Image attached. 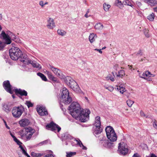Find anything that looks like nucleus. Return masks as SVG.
<instances>
[{
	"instance_id": "1",
	"label": "nucleus",
	"mask_w": 157,
	"mask_h": 157,
	"mask_svg": "<svg viewBox=\"0 0 157 157\" xmlns=\"http://www.w3.org/2000/svg\"><path fill=\"white\" fill-rule=\"evenodd\" d=\"M70 114L76 120H79L81 122H84L89 119L90 111L88 109L83 110L79 104L77 102H73L69 107Z\"/></svg>"
},
{
	"instance_id": "2",
	"label": "nucleus",
	"mask_w": 157,
	"mask_h": 157,
	"mask_svg": "<svg viewBox=\"0 0 157 157\" xmlns=\"http://www.w3.org/2000/svg\"><path fill=\"white\" fill-rule=\"evenodd\" d=\"M9 54L11 58L13 60H17L18 59L20 60L25 63L26 62V56L24 55L23 58H21L23 55L21 50L17 47L13 46L9 50Z\"/></svg>"
},
{
	"instance_id": "3",
	"label": "nucleus",
	"mask_w": 157,
	"mask_h": 157,
	"mask_svg": "<svg viewBox=\"0 0 157 157\" xmlns=\"http://www.w3.org/2000/svg\"><path fill=\"white\" fill-rule=\"evenodd\" d=\"M65 81L70 88L76 92H80V88L76 82L71 77L67 76L65 78Z\"/></svg>"
},
{
	"instance_id": "4",
	"label": "nucleus",
	"mask_w": 157,
	"mask_h": 157,
	"mask_svg": "<svg viewBox=\"0 0 157 157\" xmlns=\"http://www.w3.org/2000/svg\"><path fill=\"white\" fill-rule=\"evenodd\" d=\"M61 98L63 102L66 105L69 104L72 101L71 95L70 94L68 90L65 87L62 89Z\"/></svg>"
},
{
	"instance_id": "5",
	"label": "nucleus",
	"mask_w": 157,
	"mask_h": 157,
	"mask_svg": "<svg viewBox=\"0 0 157 157\" xmlns=\"http://www.w3.org/2000/svg\"><path fill=\"white\" fill-rule=\"evenodd\" d=\"M117 140V135L112 126L109 125V147H113L114 142Z\"/></svg>"
},
{
	"instance_id": "6",
	"label": "nucleus",
	"mask_w": 157,
	"mask_h": 157,
	"mask_svg": "<svg viewBox=\"0 0 157 157\" xmlns=\"http://www.w3.org/2000/svg\"><path fill=\"white\" fill-rule=\"evenodd\" d=\"M35 131V129L29 127L25 130H22L20 135L22 139L28 140L30 139Z\"/></svg>"
},
{
	"instance_id": "7",
	"label": "nucleus",
	"mask_w": 157,
	"mask_h": 157,
	"mask_svg": "<svg viewBox=\"0 0 157 157\" xmlns=\"http://www.w3.org/2000/svg\"><path fill=\"white\" fill-rule=\"evenodd\" d=\"M94 134L96 136L97 135L101 133L102 128L101 126L100 117L97 116L95 118V121L93 127Z\"/></svg>"
},
{
	"instance_id": "8",
	"label": "nucleus",
	"mask_w": 157,
	"mask_h": 157,
	"mask_svg": "<svg viewBox=\"0 0 157 157\" xmlns=\"http://www.w3.org/2000/svg\"><path fill=\"white\" fill-rule=\"evenodd\" d=\"M24 111V108L22 105L14 107L12 110V115L15 118H19L20 117Z\"/></svg>"
},
{
	"instance_id": "9",
	"label": "nucleus",
	"mask_w": 157,
	"mask_h": 157,
	"mask_svg": "<svg viewBox=\"0 0 157 157\" xmlns=\"http://www.w3.org/2000/svg\"><path fill=\"white\" fill-rule=\"evenodd\" d=\"M118 151L119 154L123 155H127L128 152V146L126 143L121 142L119 144Z\"/></svg>"
},
{
	"instance_id": "10",
	"label": "nucleus",
	"mask_w": 157,
	"mask_h": 157,
	"mask_svg": "<svg viewBox=\"0 0 157 157\" xmlns=\"http://www.w3.org/2000/svg\"><path fill=\"white\" fill-rule=\"evenodd\" d=\"M63 139L66 140V141L70 142L71 140H73L75 142H76V144H79V145L81 147H82V149L84 150H86L87 148L84 146L81 141L79 139L78 140H76L72 136L69 134H66L63 137Z\"/></svg>"
},
{
	"instance_id": "11",
	"label": "nucleus",
	"mask_w": 157,
	"mask_h": 157,
	"mask_svg": "<svg viewBox=\"0 0 157 157\" xmlns=\"http://www.w3.org/2000/svg\"><path fill=\"white\" fill-rule=\"evenodd\" d=\"M13 33L10 31H8L7 32L6 34L3 31L0 34V37H2V38L5 40L6 43L7 44H9L11 43V40H10V36L12 35Z\"/></svg>"
},
{
	"instance_id": "12",
	"label": "nucleus",
	"mask_w": 157,
	"mask_h": 157,
	"mask_svg": "<svg viewBox=\"0 0 157 157\" xmlns=\"http://www.w3.org/2000/svg\"><path fill=\"white\" fill-rule=\"evenodd\" d=\"M46 128L48 130H51L52 131L55 132L56 129L58 132H59L61 130V128L58 125L54 123L53 122L46 125Z\"/></svg>"
},
{
	"instance_id": "13",
	"label": "nucleus",
	"mask_w": 157,
	"mask_h": 157,
	"mask_svg": "<svg viewBox=\"0 0 157 157\" xmlns=\"http://www.w3.org/2000/svg\"><path fill=\"white\" fill-rule=\"evenodd\" d=\"M36 110L40 116H44L48 114V113L45 108L42 106H38L36 108Z\"/></svg>"
},
{
	"instance_id": "14",
	"label": "nucleus",
	"mask_w": 157,
	"mask_h": 157,
	"mask_svg": "<svg viewBox=\"0 0 157 157\" xmlns=\"http://www.w3.org/2000/svg\"><path fill=\"white\" fill-rule=\"evenodd\" d=\"M3 85L6 90L11 94H13V91L11 90L12 86L10 85L9 81L7 80L4 81L3 83Z\"/></svg>"
},
{
	"instance_id": "15",
	"label": "nucleus",
	"mask_w": 157,
	"mask_h": 157,
	"mask_svg": "<svg viewBox=\"0 0 157 157\" xmlns=\"http://www.w3.org/2000/svg\"><path fill=\"white\" fill-rule=\"evenodd\" d=\"M49 67L57 76H58L59 78H63V76L62 75V74L61 73V71L60 70L57 68H56L53 66L50 65H49Z\"/></svg>"
},
{
	"instance_id": "16",
	"label": "nucleus",
	"mask_w": 157,
	"mask_h": 157,
	"mask_svg": "<svg viewBox=\"0 0 157 157\" xmlns=\"http://www.w3.org/2000/svg\"><path fill=\"white\" fill-rule=\"evenodd\" d=\"M27 61V60H26ZM25 64L27 63V64L28 65L29 64H32L33 67L36 68L38 69H40L41 68V67L40 65L39 64L37 63L35 61H33L31 60H29L26 61V62H25Z\"/></svg>"
},
{
	"instance_id": "17",
	"label": "nucleus",
	"mask_w": 157,
	"mask_h": 157,
	"mask_svg": "<svg viewBox=\"0 0 157 157\" xmlns=\"http://www.w3.org/2000/svg\"><path fill=\"white\" fill-rule=\"evenodd\" d=\"M47 27L49 29H52L55 27L54 21L52 18H49L48 20V24Z\"/></svg>"
},
{
	"instance_id": "18",
	"label": "nucleus",
	"mask_w": 157,
	"mask_h": 157,
	"mask_svg": "<svg viewBox=\"0 0 157 157\" xmlns=\"http://www.w3.org/2000/svg\"><path fill=\"white\" fill-rule=\"evenodd\" d=\"M30 123L29 120L26 118H24L20 120L19 124L21 127H24L28 125Z\"/></svg>"
},
{
	"instance_id": "19",
	"label": "nucleus",
	"mask_w": 157,
	"mask_h": 157,
	"mask_svg": "<svg viewBox=\"0 0 157 157\" xmlns=\"http://www.w3.org/2000/svg\"><path fill=\"white\" fill-rule=\"evenodd\" d=\"M15 91L16 94H19L21 96H26L27 95V92L24 90H21L20 89H16L15 90Z\"/></svg>"
},
{
	"instance_id": "20",
	"label": "nucleus",
	"mask_w": 157,
	"mask_h": 157,
	"mask_svg": "<svg viewBox=\"0 0 157 157\" xmlns=\"http://www.w3.org/2000/svg\"><path fill=\"white\" fill-rule=\"evenodd\" d=\"M111 71H112V73L114 76H115L117 73L116 71H118L119 69V67L118 65H115L113 68H111Z\"/></svg>"
},
{
	"instance_id": "21",
	"label": "nucleus",
	"mask_w": 157,
	"mask_h": 157,
	"mask_svg": "<svg viewBox=\"0 0 157 157\" xmlns=\"http://www.w3.org/2000/svg\"><path fill=\"white\" fill-rule=\"evenodd\" d=\"M2 109L6 113H8L10 111V107L7 104L4 103L2 105Z\"/></svg>"
},
{
	"instance_id": "22",
	"label": "nucleus",
	"mask_w": 157,
	"mask_h": 157,
	"mask_svg": "<svg viewBox=\"0 0 157 157\" xmlns=\"http://www.w3.org/2000/svg\"><path fill=\"white\" fill-rule=\"evenodd\" d=\"M46 73L48 77L50 79L54 81H56V78L54 77L51 72L48 71H46Z\"/></svg>"
},
{
	"instance_id": "23",
	"label": "nucleus",
	"mask_w": 157,
	"mask_h": 157,
	"mask_svg": "<svg viewBox=\"0 0 157 157\" xmlns=\"http://www.w3.org/2000/svg\"><path fill=\"white\" fill-rule=\"evenodd\" d=\"M19 148H20L21 151L24 155L27 157H30V156L27 153L25 148H24L22 145H20Z\"/></svg>"
},
{
	"instance_id": "24",
	"label": "nucleus",
	"mask_w": 157,
	"mask_h": 157,
	"mask_svg": "<svg viewBox=\"0 0 157 157\" xmlns=\"http://www.w3.org/2000/svg\"><path fill=\"white\" fill-rule=\"evenodd\" d=\"M145 2L151 6H154L157 4V0H144Z\"/></svg>"
},
{
	"instance_id": "25",
	"label": "nucleus",
	"mask_w": 157,
	"mask_h": 157,
	"mask_svg": "<svg viewBox=\"0 0 157 157\" xmlns=\"http://www.w3.org/2000/svg\"><path fill=\"white\" fill-rule=\"evenodd\" d=\"M115 5L121 9H123L124 7V6L122 4V2L121 1H119V0H116L115 2Z\"/></svg>"
},
{
	"instance_id": "26",
	"label": "nucleus",
	"mask_w": 157,
	"mask_h": 157,
	"mask_svg": "<svg viewBox=\"0 0 157 157\" xmlns=\"http://www.w3.org/2000/svg\"><path fill=\"white\" fill-rule=\"evenodd\" d=\"M97 36L94 33H92L90 34L89 36V40L91 43H93L95 40Z\"/></svg>"
},
{
	"instance_id": "27",
	"label": "nucleus",
	"mask_w": 157,
	"mask_h": 157,
	"mask_svg": "<svg viewBox=\"0 0 157 157\" xmlns=\"http://www.w3.org/2000/svg\"><path fill=\"white\" fill-rule=\"evenodd\" d=\"M115 89H117L118 91L121 94H123L125 91V88L121 86H117V88H115Z\"/></svg>"
},
{
	"instance_id": "28",
	"label": "nucleus",
	"mask_w": 157,
	"mask_h": 157,
	"mask_svg": "<svg viewBox=\"0 0 157 157\" xmlns=\"http://www.w3.org/2000/svg\"><path fill=\"white\" fill-rule=\"evenodd\" d=\"M118 74H117L115 76L122 78V77L125 75L124 71L123 70L119 71H118Z\"/></svg>"
},
{
	"instance_id": "29",
	"label": "nucleus",
	"mask_w": 157,
	"mask_h": 157,
	"mask_svg": "<svg viewBox=\"0 0 157 157\" xmlns=\"http://www.w3.org/2000/svg\"><path fill=\"white\" fill-rule=\"evenodd\" d=\"M37 75L40 76L42 80L44 81H47V78L46 76L42 73L40 72H38L37 74Z\"/></svg>"
},
{
	"instance_id": "30",
	"label": "nucleus",
	"mask_w": 157,
	"mask_h": 157,
	"mask_svg": "<svg viewBox=\"0 0 157 157\" xmlns=\"http://www.w3.org/2000/svg\"><path fill=\"white\" fill-rule=\"evenodd\" d=\"M94 27L96 29L101 30L103 28V26L101 23H98L95 25Z\"/></svg>"
},
{
	"instance_id": "31",
	"label": "nucleus",
	"mask_w": 157,
	"mask_h": 157,
	"mask_svg": "<svg viewBox=\"0 0 157 157\" xmlns=\"http://www.w3.org/2000/svg\"><path fill=\"white\" fill-rule=\"evenodd\" d=\"M43 155V154L40 153H36L34 152H31V155L33 157H40Z\"/></svg>"
},
{
	"instance_id": "32",
	"label": "nucleus",
	"mask_w": 157,
	"mask_h": 157,
	"mask_svg": "<svg viewBox=\"0 0 157 157\" xmlns=\"http://www.w3.org/2000/svg\"><path fill=\"white\" fill-rule=\"evenodd\" d=\"M122 4H123V5H124L129 6H131L132 7V6H133V5H132V4L131 2L129 0L124 1L122 2Z\"/></svg>"
},
{
	"instance_id": "33",
	"label": "nucleus",
	"mask_w": 157,
	"mask_h": 157,
	"mask_svg": "<svg viewBox=\"0 0 157 157\" xmlns=\"http://www.w3.org/2000/svg\"><path fill=\"white\" fill-rule=\"evenodd\" d=\"M57 32L59 35L62 36L65 35L66 33V32L65 31L61 29H58Z\"/></svg>"
},
{
	"instance_id": "34",
	"label": "nucleus",
	"mask_w": 157,
	"mask_h": 157,
	"mask_svg": "<svg viewBox=\"0 0 157 157\" xmlns=\"http://www.w3.org/2000/svg\"><path fill=\"white\" fill-rule=\"evenodd\" d=\"M155 17V14L153 13L150 14L147 17V18L151 21H153Z\"/></svg>"
},
{
	"instance_id": "35",
	"label": "nucleus",
	"mask_w": 157,
	"mask_h": 157,
	"mask_svg": "<svg viewBox=\"0 0 157 157\" xmlns=\"http://www.w3.org/2000/svg\"><path fill=\"white\" fill-rule=\"evenodd\" d=\"M102 140L103 141L102 143L104 146L107 148L108 147V140H105L103 138Z\"/></svg>"
},
{
	"instance_id": "36",
	"label": "nucleus",
	"mask_w": 157,
	"mask_h": 157,
	"mask_svg": "<svg viewBox=\"0 0 157 157\" xmlns=\"http://www.w3.org/2000/svg\"><path fill=\"white\" fill-rule=\"evenodd\" d=\"M6 42H5L0 41V50H2L6 46Z\"/></svg>"
},
{
	"instance_id": "37",
	"label": "nucleus",
	"mask_w": 157,
	"mask_h": 157,
	"mask_svg": "<svg viewBox=\"0 0 157 157\" xmlns=\"http://www.w3.org/2000/svg\"><path fill=\"white\" fill-rule=\"evenodd\" d=\"M75 152H67V157H71V156L76 155Z\"/></svg>"
},
{
	"instance_id": "38",
	"label": "nucleus",
	"mask_w": 157,
	"mask_h": 157,
	"mask_svg": "<svg viewBox=\"0 0 157 157\" xmlns=\"http://www.w3.org/2000/svg\"><path fill=\"white\" fill-rule=\"evenodd\" d=\"M134 103V102L133 101H132L130 100H127V104L128 105V106L129 107H131L132 105Z\"/></svg>"
},
{
	"instance_id": "39",
	"label": "nucleus",
	"mask_w": 157,
	"mask_h": 157,
	"mask_svg": "<svg viewBox=\"0 0 157 157\" xmlns=\"http://www.w3.org/2000/svg\"><path fill=\"white\" fill-rule=\"evenodd\" d=\"M26 104L29 108L30 107H32L33 106V104L29 101H26Z\"/></svg>"
},
{
	"instance_id": "40",
	"label": "nucleus",
	"mask_w": 157,
	"mask_h": 157,
	"mask_svg": "<svg viewBox=\"0 0 157 157\" xmlns=\"http://www.w3.org/2000/svg\"><path fill=\"white\" fill-rule=\"evenodd\" d=\"M144 33L145 36L147 37H149V36H150V35H149V34L148 33V30L146 29H145L144 30Z\"/></svg>"
},
{
	"instance_id": "41",
	"label": "nucleus",
	"mask_w": 157,
	"mask_h": 157,
	"mask_svg": "<svg viewBox=\"0 0 157 157\" xmlns=\"http://www.w3.org/2000/svg\"><path fill=\"white\" fill-rule=\"evenodd\" d=\"M103 8L104 10L106 12L108 11V4L104 3L103 4Z\"/></svg>"
},
{
	"instance_id": "42",
	"label": "nucleus",
	"mask_w": 157,
	"mask_h": 157,
	"mask_svg": "<svg viewBox=\"0 0 157 157\" xmlns=\"http://www.w3.org/2000/svg\"><path fill=\"white\" fill-rule=\"evenodd\" d=\"M48 141L47 140H44V141L42 142H41L38 145L39 146H41V145H44V144H47V143H48Z\"/></svg>"
},
{
	"instance_id": "43",
	"label": "nucleus",
	"mask_w": 157,
	"mask_h": 157,
	"mask_svg": "<svg viewBox=\"0 0 157 157\" xmlns=\"http://www.w3.org/2000/svg\"><path fill=\"white\" fill-rule=\"evenodd\" d=\"M10 40L12 39L13 40L15 41L17 39L16 36L13 33L12 35H11L10 36Z\"/></svg>"
},
{
	"instance_id": "44",
	"label": "nucleus",
	"mask_w": 157,
	"mask_h": 157,
	"mask_svg": "<svg viewBox=\"0 0 157 157\" xmlns=\"http://www.w3.org/2000/svg\"><path fill=\"white\" fill-rule=\"evenodd\" d=\"M89 12H90V9H88L87 10L86 13L84 15V16L85 17H86V18H88V17L90 16V15H88V13H89Z\"/></svg>"
},
{
	"instance_id": "45",
	"label": "nucleus",
	"mask_w": 157,
	"mask_h": 157,
	"mask_svg": "<svg viewBox=\"0 0 157 157\" xmlns=\"http://www.w3.org/2000/svg\"><path fill=\"white\" fill-rule=\"evenodd\" d=\"M153 127L156 129H157V121L155 120L153 122Z\"/></svg>"
},
{
	"instance_id": "46",
	"label": "nucleus",
	"mask_w": 157,
	"mask_h": 157,
	"mask_svg": "<svg viewBox=\"0 0 157 157\" xmlns=\"http://www.w3.org/2000/svg\"><path fill=\"white\" fill-rule=\"evenodd\" d=\"M115 76H114L113 75V76H109V79H110L111 81L112 82H113L115 80V79L114 78V77H115Z\"/></svg>"
},
{
	"instance_id": "47",
	"label": "nucleus",
	"mask_w": 157,
	"mask_h": 157,
	"mask_svg": "<svg viewBox=\"0 0 157 157\" xmlns=\"http://www.w3.org/2000/svg\"><path fill=\"white\" fill-rule=\"evenodd\" d=\"M16 142L17 144L19 145V147L20 146V145H22L21 144H22V143L18 139H17V140H16V141H15Z\"/></svg>"
},
{
	"instance_id": "48",
	"label": "nucleus",
	"mask_w": 157,
	"mask_h": 157,
	"mask_svg": "<svg viewBox=\"0 0 157 157\" xmlns=\"http://www.w3.org/2000/svg\"><path fill=\"white\" fill-rule=\"evenodd\" d=\"M146 157H157V156L153 153H150L149 155H147Z\"/></svg>"
},
{
	"instance_id": "49",
	"label": "nucleus",
	"mask_w": 157,
	"mask_h": 157,
	"mask_svg": "<svg viewBox=\"0 0 157 157\" xmlns=\"http://www.w3.org/2000/svg\"><path fill=\"white\" fill-rule=\"evenodd\" d=\"M39 5L41 6V7L43 8L44 7V2L42 1H41L39 2Z\"/></svg>"
},
{
	"instance_id": "50",
	"label": "nucleus",
	"mask_w": 157,
	"mask_h": 157,
	"mask_svg": "<svg viewBox=\"0 0 157 157\" xmlns=\"http://www.w3.org/2000/svg\"><path fill=\"white\" fill-rule=\"evenodd\" d=\"M143 55V53L142 52V51L140 50H139L138 52L136 53V55L138 56V55H140V56H142Z\"/></svg>"
},
{
	"instance_id": "51",
	"label": "nucleus",
	"mask_w": 157,
	"mask_h": 157,
	"mask_svg": "<svg viewBox=\"0 0 157 157\" xmlns=\"http://www.w3.org/2000/svg\"><path fill=\"white\" fill-rule=\"evenodd\" d=\"M114 89V88L112 86H109V90L110 91H113Z\"/></svg>"
},
{
	"instance_id": "52",
	"label": "nucleus",
	"mask_w": 157,
	"mask_h": 157,
	"mask_svg": "<svg viewBox=\"0 0 157 157\" xmlns=\"http://www.w3.org/2000/svg\"><path fill=\"white\" fill-rule=\"evenodd\" d=\"M145 74V76H146V77L149 76L151 74L150 72L148 71H146Z\"/></svg>"
},
{
	"instance_id": "53",
	"label": "nucleus",
	"mask_w": 157,
	"mask_h": 157,
	"mask_svg": "<svg viewBox=\"0 0 157 157\" xmlns=\"http://www.w3.org/2000/svg\"><path fill=\"white\" fill-rule=\"evenodd\" d=\"M44 157H54V156L52 154H48L45 155Z\"/></svg>"
},
{
	"instance_id": "54",
	"label": "nucleus",
	"mask_w": 157,
	"mask_h": 157,
	"mask_svg": "<svg viewBox=\"0 0 157 157\" xmlns=\"http://www.w3.org/2000/svg\"><path fill=\"white\" fill-rule=\"evenodd\" d=\"M132 157H140V156L138 153H136L134 154Z\"/></svg>"
},
{
	"instance_id": "55",
	"label": "nucleus",
	"mask_w": 157,
	"mask_h": 157,
	"mask_svg": "<svg viewBox=\"0 0 157 157\" xmlns=\"http://www.w3.org/2000/svg\"><path fill=\"white\" fill-rule=\"evenodd\" d=\"M140 115L142 116L145 117H147V116H146V115L144 114V113L142 111H141L140 112Z\"/></svg>"
},
{
	"instance_id": "56",
	"label": "nucleus",
	"mask_w": 157,
	"mask_h": 157,
	"mask_svg": "<svg viewBox=\"0 0 157 157\" xmlns=\"http://www.w3.org/2000/svg\"><path fill=\"white\" fill-rule=\"evenodd\" d=\"M94 50L99 52L101 54L102 52V51H101V49H98L97 48H95Z\"/></svg>"
},
{
	"instance_id": "57",
	"label": "nucleus",
	"mask_w": 157,
	"mask_h": 157,
	"mask_svg": "<svg viewBox=\"0 0 157 157\" xmlns=\"http://www.w3.org/2000/svg\"><path fill=\"white\" fill-rule=\"evenodd\" d=\"M71 143V144L73 146H74L75 144H76V142H75L74 141H73V140H72L70 142ZM77 145H78L77 144Z\"/></svg>"
},
{
	"instance_id": "58",
	"label": "nucleus",
	"mask_w": 157,
	"mask_h": 157,
	"mask_svg": "<svg viewBox=\"0 0 157 157\" xmlns=\"http://www.w3.org/2000/svg\"><path fill=\"white\" fill-rule=\"evenodd\" d=\"M108 128V126H107V127H106L105 128V131L106 133V136L107 138H108V130H107Z\"/></svg>"
},
{
	"instance_id": "59",
	"label": "nucleus",
	"mask_w": 157,
	"mask_h": 157,
	"mask_svg": "<svg viewBox=\"0 0 157 157\" xmlns=\"http://www.w3.org/2000/svg\"><path fill=\"white\" fill-rule=\"evenodd\" d=\"M4 121V124H5L6 126V127L8 129H10V128L9 127H8L6 124V122L5 121V120H3Z\"/></svg>"
},
{
	"instance_id": "60",
	"label": "nucleus",
	"mask_w": 157,
	"mask_h": 157,
	"mask_svg": "<svg viewBox=\"0 0 157 157\" xmlns=\"http://www.w3.org/2000/svg\"><path fill=\"white\" fill-rule=\"evenodd\" d=\"M136 3L137 5L139 7H140L141 6V3L139 2H137Z\"/></svg>"
},
{
	"instance_id": "61",
	"label": "nucleus",
	"mask_w": 157,
	"mask_h": 157,
	"mask_svg": "<svg viewBox=\"0 0 157 157\" xmlns=\"http://www.w3.org/2000/svg\"><path fill=\"white\" fill-rule=\"evenodd\" d=\"M145 77H146V76H145V73H144L142 74V76L141 77L145 78Z\"/></svg>"
},
{
	"instance_id": "62",
	"label": "nucleus",
	"mask_w": 157,
	"mask_h": 157,
	"mask_svg": "<svg viewBox=\"0 0 157 157\" xmlns=\"http://www.w3.org/2000/svg\"><path fill=\"white\" fill-rule=\"evenodd\" d=\"M13 140L14 141H16V140H17V139L16 138V137L15 136H13Z\"/></svg>"
},
{
	"instance_id": "63",
	"label": "nucleus",
	"mask_w": 157,
	"mask_h": 157,
	"mask_svg": "<svg viewBox=\"0 0 157 157\" xmlns=\"http://www.w3.org/2000/svg\"><path fill=\"white\" fill-rule=\"evenodd\" d=\"M154 11L157 13V6L154 8Z\"/></svg>"
},
{
	"instance_id": "64",
	"label": "nucleus",
	"mask_w": 157,
	"mask_h": 157,
	"mask_svg": "<svg viewBox=\"0 0 157 157\" xmlns=\"http://www.w3.org/2000/svg\"><path fill=\"white\" fill-rule=\"evenodd\" d=\"M128 67H129V69L131 70L132 69V66H129V65H128Z\"/></svg>"
}]
</instances>
